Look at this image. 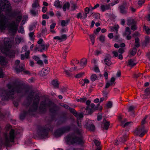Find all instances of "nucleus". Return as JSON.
I'll return each mask as SVG.
<instances>
[{
    "label": "nucleus",
    "mask_w": 150,
    "mask_h": 150,
    "mask_svg": "<svg viewBox=\"0 0 150 150\" xmlns=\"http://www.w3.org/2000/svg\"><path fill=\"white\" fill-rule=\"evenodd\" d=\"M20 63V61L19 60H17L15 62V64L16 65V67L15 68V70L16 71L17 73H18L20 72L23 71L24 69H25V65L23 64H20L19 68H18V65Z\"/></svg>",
    "instance_id": "4468645a"
},
{
    "label": "nucleus",
    "mask_w": 150,
    "mask_h": 150,
    "mask_svg": "<svg viewBox=\"0 0 150 150\" xmlns=\"http://www.w3.org/2000/svg\"><path fill=\"white\" fill-rule=\"evenodd\" d=\"M7 21L6 17L3 14H0V30L1 31L6 28Z\"/></svg>",
    "instance_id": "9d476101"
},
{
    "label": "nucleus",
    "mask_w": 150,
    "mask_h": 150,
    "mask_svg": "<svg viewBox=\"0 0 150 150\" xmlns=\"http://www.w3.org/2000/svg\"><path fill=\"white\" fill-rule=\"evenodd\" d=\"M84 74V72L80 73L79 74L76 75L75 77L76 78H80Z\"/></svg>",
    "instance_id": "a18cd8bd"
},
{
    "label": "nucleus",
    "mask_w": 150,
    "mask_h": 150,
    "mask_svg": "<svg viewBox=\"0 0 150 150\" xmlns=\"http://www.w3.org/2000/svg\"><path fill=\"white\" fill-rule=\"evenodd\" d=\"M51 125L50 123L47 124L44 127H41L38 131L39 136L41 138H44L47 135V131L50 129Z\"/></svg>",
    "instance_id": "6e6552de"
},
{
    "label": "nucleus",
    "mask_w": 150,
    "mask_h": 150,
    "mask_svg": "<svg viewBox=\"0 0 150 150\" xmlns=\"http://www.w3.org/2000/svg\"><path fill=\"white\" fill-rule=\"evenodd\" d=\"M139 39L138 38H136L135 39V42L136 44L135 46L137 47H139L140 46V44L139 42Z\"/></svg>",
    "instance_id": "c9c22d12"
},
{
    "label": "nucleus",
    "mask_w": 150,
    "mask_h": 150,
    "mask_svg": "<svg viewBox=\"0 0 150 150\" xmlns=\"http://www.w3.org/2000/svg\"><path fill=\"white\" fill-rule=\"evenodd\" d=\"M131 33V31L130 30L129 27H127L125 28V32L123 33L124 36H125L127 35H130Z\"/></svg>",
    "instance_id": "cd10ccee"
},
{
    "label": "nucleus",
    "mask_w": 150,
    "mask_h": 150,
    "mask_svg": "<svg viewBox=\"0 0 150 150\" xmlns=\"http://www.w3.org/2000/svg\"><path fill=\"white\" fill-rule=\"evenodd\" d=\"M145 0H139L138 2V4L139 6H141L144 3Z\"/></svg>",
    "instance_id": "09e8293b"
},
{
    "label": "nucleus",
    "mask_w": 150,
    "mask_h": 150,
    "mask_svg": "<svg viewBox=\"0 0 150 150\" xmlns=\"http://www.w3.org/2000/svg\"><path fill=\"white\" fill-rule=\"evenodd\" d=\"M11 10L10 3L7 0H0V10L6 13L9 12Z\"/></svg>",
    "instance_id": "0eeeda50"
},
{
    "label": "nucleus",
    "mask_w": 150,
    "mask_h": 150,
    "mask_svg": "<svg viewBox=\"0 0 150 150\" xmlns=\"http://www.w3.org/2000/svg\"><path fill=\"white\" fill-rule=\"evenodd\" d=\"M150 95V89L149 88H146L144 91V94L142 96L144 97V98H146V97Z\"/></svg>",
    "instance_id": "b1692460"
},
{
    "label": "nucleus",
    "mask_w": 150,
    "mask_h": 150,
    "mask_svg": "<svg viewBox=\"0 0 150 150\" xmlns=\"http://www.w3.org/2000/svg\"><path fill=\"white\" fill-rule=\"evenodd\" d=\"M144 126L138 127L135 130L134 134L136 135H139L140 137H142L147 132V130L144 129Z\"/></svg>",
    "instance_id": "f8f14e48"
},
{
    "label": "nucleus",
    "mask_w": 150,
    "mask_h": 150,
    "mask_svg": "<svg viewBox=\"0 0 150 150\" xmlns=\"http://www.w3.org/2000/svg\"><path fill=\"white\" fill-rule=\"evenodd\" d=\"M86 99L87 98H83L77 99L76 100L78 102H81L83 103L85 102L86 100Z\"/></svg>",
    "instance_id": "a19ab883"
},
{
    "label": "nucleus",
    "mask_w": 150,
    "mask_h": 150,
    "mask_svg": "<svg viewBox=\"0 0 150 150\" xmlns=\"http://www.w3.org/2000/svg\"><path fill=\"white\" fill-rule=\"evenodd\" d=\"M100 41L102 42H103L105 40V37L104 36L101 35L99 38Z\"/></svg>",
    "instance_id": "3c124183"
},
{
    "label": "nucleus",
    "mask_w": 150,
    "mask_h": 150,
    "mask_svg": "<svg viewBox=\"0 0 150 150\" xmlns=\"http://www.w3.org/2000/svg\"><path fill=\"white\" fill-rule=\"evenodd\" d=\"M100 8L102 11L103 12L106 10H108L111 9L110 4H106L105 5H102L100 6Z\"/></svg>",
    "instance_id": "5701e85b"
},
{
    "label": "nucleus",
    "mask_w": 150,
    "mask_h": 150,
    "mask_svg": "<svg viewBox=\"0 0 150 150\" xmlns=\"http://www.w3.org/2000/svg\"><path fill=\"white\" fill-rule=\"evenodd\" d=\"M39 96L38 95L36 94L34 97V99L33 102V106L28 111H24L23 114H21L20 116V118L23 120L25 117L26 115L28 114H30L32 112L35 111L38 108V105L39 102Z\"/></svg>",
    "instance_id": "7ed1b4c3"
},
{
    "label": "nucleus",
    "mask_w": 150,
    "mask_h": 150,
    "mask_svg": "<svg viewBox=\"0 0 150 150\" xmlns=\"http://www.w3.org/2000/svg\"><path fill=\"white\" fill-rule=\"evenodd\" d=\"M55 107V104L49 100L42 101L41 103L40 109L41 112H45L48 108L50 111H52V109Z\"/></svg>",
    "instance_id": "39448f33"
},
{
    "label": "nucleus",
    "mask_w": 150,
    "mask_h": 150,
    "mask_svg": "<svg viewBox=\"0 0 150 150\" xmlns=\"http://www.w3.org/2000/svg\"><path fill=\"white\" fill-rule=\"evenodd\" d=\"M51 84L54 88H58L59 83L57 79H54L51 81Z\"/></svg>",
    "instance_id": "4be33fe9"
},
{
    "label": "nucleus",
    "mask_w": 150,
    "mask_h": 150,
    "mask_svg": "<svg viewBox=\"0 0 150 150\" xmlns=\"http://www.w3.org/2000/svg\"><path fill=\"white\" fill-rule=\"evenodd\" d=\"M103 122H104L103 123V128L106 130L108 129L110 125L109 122L105 120L104 119L103 120Z\"/></svg>",
    "instance_id": "a878e982"
},
{
    "label": "nucleus",
    "mask_w": 150,
    "mask_h": 150,
    "mask_svg": "<svg viewBox=\"0 0 150 150\" xmlns=\"http://www.w3.org/2000/svg\"><path fill=\"white\" fill-rule=\"evenodd\" d=\"M48 68L43 69L39 73V74L41 76H44L46 75L49 72Z\"/></svg>",
    "instance_id": "412c9836"
},
{
    "label": "nucleus",
    "mask_w": 150,
    "mask_h": 150,
    "mask_svg": "<svg viewBox=\"0 0 150 150\" xmlns=\"http://www.w3.org/2000/svg\"><path fill=\"white\" fill-rule=\"evenodd\" d=\"M54 6L58 8H61L62 6L60 5V2L58 0H56L54 2Z\"/></svg>",
    "instance_id": "2f4dec72"
},
{
    "label": "nucleus",
    "mask_w": 150,
    "mask_h": 150,
    "mask_svg": "<svg viewBox=\"0 0 150 150\" xmlns=\"http://www.w3.org/2000/svg\"><path fill=\"white\" fill-rule=\"evenodd\" d=\"M70 111L72 113L75 117H77L78 116V114L76 111L73 108H70Z\"/></svg>",
    "instance_id": "58836bf2"
},
{
    "label": "nucleus",
    "mask_w": 150,
    "mask_h": 150,
    "mask_svg": "<svg viewBox=\"0 0 150 150\" xmlns=\"http://www.w3.org/2000/svg\"><path fill=\"white\" fill-rule=\"evenodd\" d=\"M85 13L87 14L89 13L90 9L89 8L86 7L85 8Z\"/></svg>",
    "instance_id": "680f3d73"
},
{
    "label": "nucleus",
    "mask_w": 150,
    "mask_h": 150,
    "mask_svg": "<svg viewBox=\"0 0 150 150\" xmlns=\"http://www.w3.org/2000/svg\"><path fill=\"white\" fill-rule=\"evenodd\" d=\"M119 28V27L118 25L115 26L113 27H112L111 28V29L113 31H114V30L116 31V33H117Z\"/></svg>",
    "instance_id": "37998d69"
},
{
    "label": "nucleus",
    "mask_w": 150,
    "mask_h": 150,
    "mask_svg": "<svg viewBox=\"0 0 150 150\" xmlns=\"http://www.w3.org/2000/svg\"><path fill=\"white\" fill-rule=\"evenodd\" d=\"M87 63V59L86 58H83L81 59L80 64L82 66V67L83 68L84 66H85Z\"/></svg>",
    "instance_id": "c85d7f7f"
},
{
    "label": "nucleus",
    "mask_w": 150,
    "mask_h": 150,
    "mask_svg": "<svg viewBox=\"0 0 150 150\" xmlns=\"http://www.w3.org/2000/svg\"><path fill=\"white\" fill-rule=\"evenodd\" d=\"M56 23H53L52 24L50 25V29H53L55 27L56 25Z\"/></svg>",
    "instance_id": "774afa93"
},
{
    "label": "nucleus",
    "mask_w": 150,
    "mask_h": 150,
    "mask_svg": "<svg viewBox=\"0 0 150 150\" xmlns=\"http://www.w3.org/2000/svg\"><path fill=\"white\" fill-rule=\"evenodd\" d=\"M39 6V4L38 1H35L34 3L32 5L33 8H35Z\"/></svg>",
    "instance_id": "79ce46f5"
},
{
    "label": "nucleus",
    "mask_w": 150,
    "mask_h": 150,
    "mask_svg": "<svg viewBox=\"0 0 150 150\" xmlns=\"http://www.w3.org/2000/svg\"><path fill=\"white\" fill-rule=\"evenodd\" d=\"M144 30L146 31V33L147 34H150V29L148 27L146 26L145 25H144L143 27Z\"/></svg>",
    "instance_id": "72a5a7b5"
},
{
    "label": "nucleus",
    "mask_w": 150,
    "mask_h": 150,
    "mask_svg": "<svg viewBox=\"0 0 150 150\" xmlns=\"http://www.w3.org/2000/svg\"><path fill=\"white\" fill-rule=\"evenodd\" d=\"M98 79V77L96 74H93L91 76V81H93L97 80Z\"/></svg>",
    "instance_id": "f704fd0d"
},
{
    "label": "nucleus",
    "mask_w": 150,
    "mask_h": 150,
    "mask_svg": "<svg viewBox=\"0 0 150 150\" xmlns=\"http://www.w3.org/2000/svg\"><path fill=\"white\" fill-rule=\"evenodd\" d=\"M91 41L92 43V45H94L95 42V38L93 35H89Z\"/></svg>",
    "instance_id": "de8ad7c7"
},
{
    "label": "nucleus",
    "mask_w": 150,
    "mask_h": 150,
    "mask_svg": "<svg viewBox=\"0 0 150 150\" xmlns=\"http://www.w3.org/2000/svg\"><path fill=\"white\" fill-rule=\"evenodd\" d=\"M67 35L66 34H63L60 36H56L54 37L53 38L55 40H59V42H61L64 40H66L67 38Z\"/></svg>",
    "instance_id": "a211bd4d"
},
{
    "label": "nucleus",
    "mask_w": 150,
    "mask_h": 150,
    "mask_svg": "<svg viewBox=\"0 0 150 150\" xmlns=\"http://www.w3.org/2000/svg\"><path fill=\"white\" fill-rule=\"evenodd\" d=\"M22 18V16H19L16 19V21H12L8 25L9 30L12 32H16L18 28V24L20 23Z\"/></svg>",
    "instance_id": "423d86ee"
},
{
    "label": "nucleus",
    "mask_w": 150,
    "mask_h": 150,
    "mask_svg": "<svg viewBox=\"0 0 150 150\" xmlns=\"http://www.w3.org/2000/svg\"><path fill=\"white\" fill-rule=\"evenodd\" d=\"M140 34L137 31L135 32L132 34V36L133 37H136L137 36H139Z\"/></svg>",
    "instance_id": "5fc2aeb1"
},
{
    "label": "nucleus",
    "mask_w": 150,
    "mask_h": 150,
    "mask_svg": "<svg viewBox=\"0 0 150 150\" xmlns=\"http://www.w3.org/2000/svg\"><path fill=\"white\" fill-rule=\"evenodd\" d=\"M137 49L136 48L132 49L130 52V53L132 55H135L137 52Z\"/></svg>",
    "instance_id": "4c0bfd02"
},
{
    "label": "nucleus",
    "mask_w": 150,
    "mask_h": 150,
    "mask_svg": "<svg viewBox=\"0 0 150 150\" xmlns=\"http://www.w3.org/2000/svg\"><path fill=\"white\" fill-rule=\"evenodd\" d=\"M14 130L11 129L10 131L9 136H6L5 139L3 143L5 145L8 146L10 142H14V139L15 137Z\"/></svg>",
    "instance_id": "1a4fd4ad"
},
{
    "label": "nucleus",
    "mask_w": 150,
    "mask_h": 150,
    "mask_svg": "<svg viewBox=\"0 0 150 150\" xmlns=\"http://www.w3.org/2000/svg\"><path fill=\"white\" fill-rule=\"evenodd\" d=\"M113 54V57H117L118 55V52L115 51H113L112 52Z\"/></svg>",
    "instance_id": "0e129e2a"
},
{
    "label": "nucleus",
    "mask_w": 150,
    "mask_h": 150,
    "mask_svg": "<svg viewBox=\"0 0 150 150\" xmlns=\"http://www.w3.org/2000/svg\"><path fill=\"white\" fill-rule=\"evenodd\" d=\"M30 13L31 14L34 16L36 15L38 13L37 11H36L35 8H33L30 11Z\"/></svg>",
    "instance_id": "ea45409f"
},
{
    "label": "nucleus",
    "mask_w": 150,
    "mask_h": 150,
    "mask_svg": "<svg viewBox=\"0 0 150 150\" xmlns=\"http://www.w3.org/2000/svg\"><path fill=\"white\" fill-rule=\"evenodd\" d=\"M132 123V122H125L123 124L122 126L124 127H125L126 126L128 125L130 123Z\"/></svg>",
    "instance_id": "6e6d98bb"
},
{
    "label": "nucleus",
    "mask_w": 150,
    "mask_h": 150,
    "mask_svg": "<svg viewBox=\"0 0 150 150\" xmlns=\"http://www.w3.org/2000/svg\"><path fill=\"white\" fill-rule=\"evenodd\" d=\"M147 118V117L146 116L142 120L141 122V127L144 126L143 125L145 124L146 123V119Z\"/></svg>",
    "instance_id": "c03bdc74"
},
{
    "label": "nucleus",
    "mask_w": 150,
    "mask_h": 150,
    "mask_svg": "<svg viewBox=\"0 0 150 150\" xmlns=\"http://www.w3.org/2000/svg\"><path fill=\"white\" fill-rule=\"evenodd\" d=\"M24 32L23 27V26H21L20 29L18 30V32L23 33H24Z\"/></svg>",
    "instance_id": "e2e57ef3"
},
{
    "label": "nucleus",
    "mask_w": 150,
    "mask_h": 150,
    "mask_svg": "<svg viewBox=\"0 0 150 150\" xmlns=\"http://www.w3.org/2000/svg\"><path fill=\"white\" fill-rule=\"evenodd\" d=\"M112 103L111 101H109L106 104V107L108 108H110L112 106Z\"/></svg>",
    "instance_id": "8fccbe9b"
},
{
    "label": "nucleus",
    "mask_w": 150,
    "mask_h": 150,
    "mask_svg": "<svg viewBox=\"0 0 150 150\" xmlns=\"http://www.w3.org/2000/svg\"><path fill=\"white\" fill-rule=\"evenodd\" d=\"M136 22L134 20L131 18H128L127 20V25H134L136 24Z\"/></svg>",
    "instance_id": "bb28decb"
},
{
    "label": "nucleus",
    "mask_w": 150,
    "mask_h": 150,
    "mask_svg": "<svg viewBox=\"0 0 150 150\" xmlns=\"http://www.w3.org/2000/svg\"><path fill=\"white\" fill-rule=\"evenodd\" d=\"M69 20H62L61 22V25L62 27L65 26L66 24H67Z\"/></svg>",
    "instance_id": "e433bc0d"
},
{
    "label": "nucleus",
    "mask_w": 150,
    "mask_h": 150,
    "mask_svg": "<svg viewBox=\"0 0 150 150\" xmlns=\"http://www.w3.org/2000/svg\"><path fill=\"white\" fill-rule=\"evenodd\" d=\"M84 127L86 129L90 131H93L95 129V126L92 124L91 120H88L84 125Z\"/></svg>",
    "instance_id": "2eb2a0df"
},
{
    "label": "nucleus",
    "mask_w": 150,
    "mask_h": 150,
    "mask_svg": "<svg viewBox=\"0 0 150 150\" xmlns=\"http://www.w3.org/2000/svg\"><path fill=\"white\" fill-rule=\"evenodd\" d=\"M67 88L66 87H62L60 89V90L62 93H64L66 91Z\"/></svg>",
    "instance_id": "338daca9"
},
{
    "label": "nucleus",
    "mask_w": 150,
    "mask_h": 150,
    "mask_svg": "<svg viewBox=\"0 0 150 150\" xmlns=\"http://www.w3.org/2000/svg\"><path fill=\"white\" fill-rule=\"evenodd\" d=\"M82 133L83 131L81 129H77L75 131V134L79 135V137H77L75 134H73L66 137L65 141L68 144L70 142L72 144L76 143L79 144H82L84 142L81 136Z\"/></svg>",
    "instance_id": "f03ea898"
},
{
    "label": "nucleus",
    "mask_w": 150,
    "mask_h": 150,
    "mask_svg": "<svg viewBox=\"0 0 150 150\" xmlns=\"http://www.w3.org/2000/svg\"><path fill=\"white\" fill-rule=\"evenodd\" d=\"M81 119L80 118H77V124L78 126L80 128L81 127Z\"/></svg>",
    "instance_id": "49530a36"
},
{
    "label": "nucleus",
    "mask_w": 150,
    "mask_h": 150,
    "mask_svg": "<svg viewBox=\"0 0 150 150\" xmlns=\"http://www.w3.org/2000/svg\"><path fill=\"white\" fill-rule=\"evenodd\" d=\"M126 3L125 2L123 3V5L119 6L120 11L121 13L123 14H125L127 12L125 10V6H126Z\"/></svg>",
    "instance_id": "aec40b11"
},
{
    "label": "nucleus",
    "mask_w": 150,
    "mask_h": 150,
    "mask_svg": "<svg viewBox=\"0 0 150 150\" xmlns=\"http://www.w3.org/2000/svg\"><path fill=\"white\" fill-rule=\"evenodd\" d=\"M92 16L96 19H98L99 18V14L98 13H95Z\"/></svg>",
    "instance_id": "13d9d810"
},
{
    "label": "nucleus",
    "mask_w": 150,
    "mask_h": 150,
    "mask_svg": "<svg viewBox=\"0 0 150 150\" xmlns=\"http://www.w3.org/2000/svg\"><path fill=\"white\" fill-rule=\"evenodd\" d=\"M104 62L105 64L108 66H110L112 64L110 59L108 57H106L104 59Z\"/></svg>",
    "instance_id": "c756f323"
},
{
    "label": "nucleus",
    "mask_w": 150,
    "mask_h": 150,
    "mask_svg": "<svg viewBox=\"0 0 150 150\" xmlns=\"http://www.w3.org/2000/svg\"><path fill=\"white\" fill-rule=\"evenodd\" d=\"M132 25L131 27V29L133 31H134L137 29V26L135 25V24L134 25Z\"/></svg>",
    "instance_id": "603ef678"
},
{
    "label": "nucleus",
    "mask_w": 150,
    "mask_h": 150,
    "mask_svg": "<svg viewBox=\"0 0 150 150\" xmlns=\"http://www.w3.org/2000/svg\"><path fill=\"white\" fill-rule=\"evenodd\" d=\"M94 142L95 144V145L96 146H99L100 144V143L99 142L96 140H94L93 141Z\"/></svg>",
    "instance_id": "052dcab7"
},
{
    "label": "nucleus",
    "mask_w": 150,
    "mask_h": 150,
    "mask_svg": "<svg viewBox=\"0 0 150 150\" xmlns=\"http://www.w3.org/2000/svg\"><path fill=\"white\" fill-rule=\"evenodd\" d=\"M4 76L2 69L0 67V78H2Z\"/></svg>",
    "instance_id": "864d4df0"
},
{
    "label": "nucleus",
    "mask_w": 150,
    "mask_h": 150,
    "mask_svg": "<svg viewBox=\"0 0 150 150\" xmlns=\"http://www.w3.org/2000/svg\"><path fill=\"white\" fill-rule=\"evenodd\" d=\"M81 111L82 113L85 115H88L92 113L93 111L91 109H90L88 106L86 108L83 107L81 109Z\"/></svg>",
    "instance_id": "dca6fc26"
},
{
    "label": "nucleus",
    "mask_w": 150,
    "mask_h": 150,
    "mask_svg": "<svg viewBox=\"0 0 150 150\" xmlns=\"http://www.w3.org/2000/svg\"><path fill=\"white\" fill-rule=\"evenodd\" d=\"M135 108V107L133 106H131L129 107L128 109V111L131 112L133 111L134 108Z\"/></svg>",
    "instance_id": "bf43d9fd"
},
{
    "label": "nucleus",
    "mask_w": 150,
    "mask_h": 150,
    "mask_svg": "<svg viewBox=\"0 0 150 150\" xmlns=\"http://www.w3.org/2000/svg\"><path fill=\"white\" fill-rule=\"evenodd\" d=\"M11 129V126L9 124H7L6 127V130L8 131Z\"/></svg>",
    "instance_id": "69168bd1"
},
{
    "label": "nucleus",
    "mask_w": 150,
    "mask_h": 150,
    "mask_svg": "<svg viewBox=\"0 0 150 150\" xmlns=\"http://www.w3.org/2000/svg\"><path fill=\"white\" fill-rule=\"evenodd\" d=\"M136 64V63L134 62L132 59H130L128 61V65L131 67L133 66Z\"/></svg>",
    "instance_id": "473e14b6"
},
{
    "label": "nucleus",
    "mask_w": 150,
    "mask_h": 150,
    "mask_svg": "<svg viewBox=\"0 0 150 150\" xmlns=\"http://www.w3.org/2000/svg\"><path fill=\"white\" fill-rule=\"evenodd\" d=\"M118 120L120 123L121 126L125 122H127V119L123 118V116L121 114H119L118 116Z\"/></svg>",
    "instance_id": "6ab92c4d"
},
{
    "label": "nucleus",
    "mask_w": 150,
    "mask_h": 150,
    "mask_svg": "<svg viewBox=\"0 0 150 150\" xmlns=\"http://www.w3.org/2000/svg\"><path fill=\"white\" fill-rule=\"evenodd\" d=\"M69 129V127H67L66 128H64L57 130L54 133V135L56 137H60L67 130L68 131Z\"/></svg>",
    "instance_id": "ddd939ff"
},
{
    "label": "nucleus",
    "mask_w": 150,
    "mask_h": 150,
    "mask_svg": "<svg viewBox=\"0 0 150 150\" xmlns=\"http://www.w3.org/2000/svg\"><path fill=\"white\" fill-rule=\"evenodd\" d=\"M35 94L34 92L32 91H31L29 92L28 96L26 97V99L23 103V105L24 106H28L32 102Z\"/></svg>",
    "instance_id": "9b49d317"
},
{
    "label": "nucleus",
    "mask_w": 150,
    "mask_h": 150,
    "mask_svg": "<svg viewBox=\"0 0 150 150\" xmlns=\"http://www.w3.org/2000/svg\"><path fill=\"white\" fill-rule=\"evenodd\" d=\"M48 47V46L43 43L42 44L38 45V46H37L35 48V50H38L39 51L42 52L43 51L47 50Z\"/></svg>",
    "instance_id": "f3484780"
},
{
    "label": "nucleus",
    "mask_w": 150,
    "mask_h": 150,
    "mask_svg": "<svg viewBox=\"0 0 150 150\" xmlns=\"http://www.w3.org/2000/svg\"><path fill=\"white\" fill-rule=\"evenodd\" d=\"M150 41V38L148 36H146L145 38V42L146 43L149 42Z\"/></svg>",
    "instance_id": "4d7b16f0"
},
{
    "label": "nucleus",
    "mask_w": 150,
    "mask_h": 150,
    "mask_svg": "<svg viewBox=\"0 0 150 150\" xmlns=\"http://www.w3.org/2000/svg\"><path fill=\"white\" fill-rule=\"evenodd\" d=\"M7 63V61L5 58L0 56V64L2 65H5Z\"/></svg>",
    "instance_id": "393cba45"
},
{
    "label": "nucleus",
    "mask_w": 150,
    "mask_h": 150,
    "mask_svg": "<svg viewBox=\"0 0 150 150\" xmlns=\"http://www.w3.org/2000/svg\"><path fill=\"white\" fill-rule=\"evenodd\" d=\"M7 89L0 90V95L5 100L12 99L15 92L18 93H26L25 86L23 84L14 86L9 84L7 85Z\"/></svg>",
    "instance_id": "f257e3e1"
},
{
    "label": "nucleus",
    "mask_w": 150,
    "mask_h": 150,
    "mask_svg": "<svg viewBox=\"0 0 150 150\" xmlns=\"http://www.w3.org/2000/svg\"><path fill=\"white\" fill-rule=\"evenodd\" d=\"M70 4L69 2H67L65 3L63 6V10L65 11H66L67 9H68L69 7H70Z\"/></svg>",
    "instance_id": "7c9ffc66"
},
{
    "label": "nucleus",
    "mask_w": 150,
    "mask_h": 150,
    "mask_svg": "<svg viewBox=\"0 0 150 150\" xmlns=\"http://www.w3.org/2000/svg\"><path fill=\"white\" fill-rule=\"evenodd\" d=\"M11 47V45L10 42H6L4 41V45L1 47V52L6 54L7 56L10 58H13L15 57V54L13 51H9Z\"/></svg>",
    "instance_id": "20e7f679"
}]
</instances>
